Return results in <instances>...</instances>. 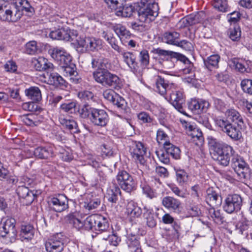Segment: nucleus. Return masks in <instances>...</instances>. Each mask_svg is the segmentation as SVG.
Here are the masks:
<instances>
[{
    "label": "nucleus",
    "instance_id": "nucleus-49",
    "mask_svg": "<svg viewBox=\"0 0 252 252\" xmlns=\"http://www.w3.org/2000/svg\"><path fill=\"white\" fill-rule=\"evenodd\" d=\"M175 170L177 182L180 185H182L188 182L189 175L185 170L180 168H175Z\"/></svg>",
    "mask_w": 252,
    "mask_h": 252
},
{
    "label": "nucleus",
    "instance_id": "nucleus-5",
    "mask_svg": "<svg viewBox=\"0 0 252 252\" xmlns=\"http://www.w3.org/2000/svg\"><path fill=\"white\" fill-rule=\"evenodd\" d=\"M215 123L222 131L226 133L232 140L237 141L241 138L242 133L241 130L244 126H239L237 125H234L228 121L222 119H216Z\"/></svg>",
    "mask_w": 252,
    "mask_h": 252
},
{
    "label": "nucleus",
    "instance_id": "nucleus-35",
    "mask_svg": "<svg viewBox=\"0 0 252 252\" xmlns=\"http://www.w3.org/2000/svg\"><path fill=\"white\" fill-rule=\"evenodd\" d=\"M163 147L168 155H170L173 158L178 159L180 158V150L178 147L169 141L165 142L163 143Z\"/></svg>",
    "mask_w": 252,
    "mask_h": 252
},
{
    "label": "nucleus",
    "instance_id": "nucleus-15",
    "mask_svg": "<svg viewBox=\"0 0 252 252\" xmlns=\"http://www.w3.org/2000/svg\"><path fill=\"white\" fill-rule=\"evenodd\" d=\"M48 203L51 208L56 212H62L68 208L67 197L63 194L49 199Z\"/></svg>",
    "mask_w": 252,
    "mask_h": 252
},
{
    "label": "nucleus",
    "instance_id": "nucleus-39",
    "mask_svg": "<svg viewBox=\"0 0 252 252\" xmlns=\"http://www.w3.org/2000/svg\"><path fill=\"white\" fill-rule=\"evenodd\" d=\"M143 210V217L146 220L147 225L151 228L155 227L157 224V221L153 210L147 207H144Z\"/></svg>",
    "mask_w": 252,
    "mask_h": 252
},
{
    "label": "nucleus",
    "instance_id": "nucleus-56",
    "mask_svg": "<svg viewBox=\"0 0 252 252\" xmlns=\"http://www.w3.org/2000/svg\"><path fill=\"white\" fill-rule=\"evenodd\" d=\"M112 228L110 226V231H104L108 233V237L107 238H103V239L108 240L110 245L114 246H117L119 243L121 242V239L115 234H111Z\"/></svg>",
    "mask_w": 252,
    "mask_h": 252
},
{
    "label": "nucleus",
    "instance_id": "nucleus-51",
    "mask_svg": "<svg viewBox=\"0 0 252 252\" xmlns=\"http://www.w3.org/2000/svg\"><path fill=\"white\" fill-rule=\"evenodd\" d=\"M76 104L75 101H67L62 104L60 108L64 112L72 114L76 111Z\"/></svg>",
    "mask_w": 252,
    "mask_h": 252
},
{
    "label": "nucleus",
    "instance_id": "nucleus-64",
    "mask_svg": "<svg viewBox=\"0 0 252 252\" xmlns=\"http://www.w3.org/2000/svg\"><path fill=\"white\" fill-rule=\"evenodd\" d=\"M168 137L165 132L162 129H159L157 132V140L159 144L163 145V143L168 140Z\"/></svg>",
    "mask_w": 252,
    "mask_h": 252
},
{
    "label": "nucleus",
    "instance_id": "nucleus-20",
    "mask_svg": "<svg viewBox=\"0 0 252 252\" xmlns=\"http://www.w3.org/2000/svg\"><path fill=\"white\" fill-rule=\"evenodd\" d=\"M122 57V61L129 68L131 71L136 72L139 69L138 63L136 61V56L133 53L123 51L119 52Z\"/></svg>",
    "mask_w": 252,
    "mask_h": 252
},
{
    "label": "nucleus",
    "instance_id": "nucleus-11",
    "mask_svg": "<svg viewBox=\"0 0 252 252\" xmlns=\"http://www.w3.org/2000/svg\"><path fill=\"white\" fill-rule=\"evenodd\" d=\"M15 223L16 220L14 219L8 218L0 227V234L1 236L8 238L10 243L14 242L16 239L17 231Z\"/></svg>",
    "mask_w": 252,
    "mask_h": 252
},
{
    "label": "nucleus",
    "instance_id": "nucleus-10",
    "mask_svg": "<svg viewBox=\"0 0 252 252\" xmlns=\"http://www.w3.org/2000/svg\"><path fill=\"white\" fill-rule=\"evenodd\" d=\"M242 206V197L238 194H229L225 199L223 208L228 214L236 213L240 210Z\"/></svg>",
    "mask_w": 252,
    "mask_h": 252
},
{
    "label": "nucleus",
    "instance_id": "nucleus-4",
    "mask_svg": "<svg viewBox=\"0 0 252 252\" xmlns=\"http://www.w3.org/2000/svg\"><path fill=\"white\" fill-rule=\"evenodd\" d=\"M139 7L138 14L142 21H153L158 14V4L152 0H141Z\"/></svg>",
    "mask_w": 252,
    "mask_h": 252
},
{
    "label": "nucleus",
    "instance_id": "nucleus-30",
    "mask_svg": "<svg viewBox=\"0 0 252 252\" xmlns=\"http://www.w3.org/2000/svg\"><path fill=\"white\" fill-rule=\"evenodd\" d=\"M60 124L68 129L72 133H77L80 132L77 123L72 119H67L63 116L59 117Z\"/></svg>",
    "mask_w": 252,
    "mask_h": 252
},
{
    "label": "nucleus",
    "instance_id": "nucleus-3",
    "mask_svg": "<svg viewBox=\"0 0 252 252\" xmlns=\"http://www.w3.org/2000/svg\"><path fill=\"white\" fill-rule=\"evenodd\" d=\"M109 69H106L100 72H93L94 80L104 87L120 89L123 85L121 79L117 75L111 73Z\"/></svg>",
    "mask_w": 252,
    "mask_h": 252
},
{
    "label": "nucleus",
    "instance_id": "nucleus-32",
    "mask_svg": "<svg viewBox=\"0 0 252 252\" xmlns=\"http://www.w3.org/2000/svg\"><path fill=\"white\" fill-rule=\"evenodd\" d=\"M220 57L218 54H214L203 59V63L206 68L211 71L219 67Z\"/></svg>",
    "mask_w": 252,
    "mask_h": 252
},
{
    "label": "nucleus",
    "instance_id": "nucleus-33",
    "mask_svg": "<svg viewBox=\"0 0 252 252\" xmlns=\"http://www.w3.org/2000/svg\"><path fill=\"white\" fill-rule=\"evenodd\" d=\"M189 136L190 137L192 142L196 145L200 146L203 144L204 138L201 131L198 128L193 127L188 132Z\"/></svg>",
    "mask_w": 252,
    "mask_h": 252
},
{
    "label": "nucleus",
    "instance_id": "nucleus-14",
    "mask_svg": "<svg viewBox=\"0 0 252 252\" xmlns=\"http://www.w3.org/2000/svg\"><path fill=\"white\" fill-rule=\"evenodd\" d=\"M147 149L140 142H133L130 146L129 152L132 158L137 162L144 164L145 160L144 156L146 154Z\"/></svg>",
    "mask_w": 252,
    "mask_h": 252
},
{
    "label": "nucleus",
    "instance_id": "nucleus-13",
    "mask_svg": "<svg viewBox=\"0 0 252 252\" xmlns=\"http://www.w3.org/2000/svg\"><path fill=\"white\" fill-rule=\"evenodd\" d=\"M49 36L53 39L73 41L77 37V31L65 28H59L51 31Z\"/></svg>",
    "mask_w": 252,
    "mask_h": 252
},
{
    "label": "nucleus",
    "instance_id": "nucleus-60",
    "mask_svg": "<svg viewBox=\"0 0 252 252\" xmlns=\"http://www.w3.org/2000/svg\"><path fill=\"white\" fill-rule=\"evenodd\" d=\"M139 61L141 65L147 66L149 63V55L148 51L143 50L139 53Z\"/></svg>",
    "mask_w": 252,
    "mask_h": 252
},
{
    "label": "nucleus",
    "instance_id": "nucleus-38",
    "mask_svg": "<svg viewBox=\"0 0 252 252\" xmlns=\"http://www.w3.org/2000/svg\"><path fill=\"white\" fill-rule=\"evenodd\" d=\"M229 66L233 68H235L241 73L248 72V65L246 63H243L242 60L234 58L229 61Z\"/></svg>",
    "mask_w": 252,
    "mask_h": 252
},
{
    "label": "nucleus",
    "instance_id": "nucleus-42",
    "mask_svg": "<svg viewBox=\"0 0 252 252\" xmlns=\"http://www.w3.org/2000/svg\"><path fill=\"white\" fill-rule=\"evenodd\" d=\"M20 235L25 240H31L34 235V229L30 224L22 225L21 226Z\"/></svg>",
    "mask_w": 252,
    "mask_h": 252
},
{
    "label": "nucleus",
    "instance_id": "nucleus-40",
    "mask_svg": "<svg viewBox=\"0 0 252 252\" xmlns=\"http://www.w3.org/2000/svg\"><path fill=\"white\" fill-rule=\"evenodd\" d=\"M179 37L180 34L178 32H166L163 35L162 40L168 44L175 45L177 41L179 39Z\"/></svg>",
    "mask_w": 252,
    "mask_h": 252
},
{
    "label": "nucleus",
    "instance_id": "nucleus-26",
    "mask_svg": "<svg viewBox=\"0 0 252 252\" xmlns=\"http://www.w3.org/2000/svg\"><path fill=\"white\" fill-rule=\"evenodd\" d=\"M62 68H63L65 75L70 77V80L72 83L78 84L80 82L81 79L78 74L76 65L74 63H71L69 64L65 65L64 67Z\"/></svg>",
    "mask_w": 252,
    "mask_h": 252
},
{
    "label": "nucleus",
    "instance_id": "nucleus-58",
    "mask_svg": "<svg viewBox=\"0 0 252 252\" xmlns=\"http://www.w3.org/2000/svg\"><path fill=\"white\" fill-rule=\"evenodd\" d=\"M142 191L143 193L150 199L156 198L158 196V193L156 191L152 189L148 185H143L142 186Z\"/></svg>",
    "mask_w": 252,
    "mask_h": 252
},
{
    "label": "nucleus",
    "instance_id": "nucleus-57",
    "mask_svg": "<svg viewBox=\"0 0 252 252\" xmlns=\"http://www.w3.org/2000/svg\"><path fill=\"white\" fill-rule=\"evenodd\" d=\"M94 110V108L91 107L88 105H84L79 110V114L82 118L86 119L89 118L90 119V116L92 115L93 110Z\"/></svg>",
    "mask_w": 252,
    "mask_h": 252
},
{
    "label": "nucleus",
    "instance_id": "nucleus-43",
    "mask_svg": "<svg viewBox=\"0 0 252 252\" xmlns=\"http://www.w3.org/2000/svg\"><path fill=\"white\" fill-rule=\"evenodd\" d=\"M203 15L204 13L201 11L195 15H190L186 18L182 19V21L185 26L194 25L201 21L200 17Z\"/></svg>",
    "mask_w": 252,
    "mask_h": 252
},
{
    "label": "nucleus",
    "instance_id": "nucleus-59",
    "mask_svg": "<svg viewBox=\"0 0 252 252\" xmlns=\"http://www.w3.org/2000/svg\"><path fill=\"white\" fill-rule=\"evenodd\" d=\"M243 91L249 94H252V80L244 79L241 83Z\"/></svg>",
    "mask_w": 252,
    "mask_h": 252
},
{
    "label": "nucleus",
    "instance_id": "nucleus-16",
    "mask_svg": "<svg viewBox=\"0 0 252 252\" xmlns=\"http://www.w3.org/2000/svg\"><path fill=\"white\" fill-rule=\"evenodd\" d=\"M60 236V234H57L48 239L45 244L47 252H62L63 251L64 243Z\"/></svg>",
    "mask_w": 252,
    "mask_h": 252
},
{
    "label": "nucleus",
    "instance_id": "nucleus-22",
    "mask_svg": "<svg viewBox=\"0 0 252 252\" xmlns=\"http://www.w3.org/2000/svg\"><path fill=\"white\" fill-rule=\"evenodd\" d=\"M155 83L156 91L164 97L168 94V91H170L174 87L173 84H169L167 81L165 80L160 76H158L156 77Z\"/></svg>",
    "mask_w": 252,
    "mask_h": 252
},
{
    "label": "nucleus",
    "instance_id": "nucleus-31",
    "mask_svg": "<svg viewBox=\"0 0 252 252\" xmlns=\"http://www.w3.org/2000/svg\"><path fill=\"white\" fill-rule=\"evenodd\" d=\"M120 194V189L115 184H112L106 190L105 197L109 202L116 203L118 199V195Z\"/></svg>",
    "mask_w": 252,
    "mask_h": 252
},
{
    "label": "nucleus",
    "instance_id": "nucleus-61",
    "mask_svg": "<svg viewBox=\"0 0 252 252\" xmlns=\"http://www.w3.org/2000/svg\"><path fill=\"white\" fill-rule=\"evenodd\" d=\"M213 6L221 12H225L228 7L226 0H215Z\"/></svg>",
    "mask_w": 252,
    "mask_h": 252
},
{
    "label": "nucleus",
    "instance_id": "nucleus-55",
    "mask_svg": "<svg viewBox=\"0 0 252 252\" xmlns=\"http://www.w3.org/2000/svg\"><path fill=\"white\" fill-rule=\"evenodd\" d=\"M241 33V32L239 26L230 28L228 31L229 38L233 41H237L240 39Z\"/></svg>",
    "mask_w": 252,
    "mask_h": 252
},
{
    "label": "nucleus",
    "instance_id": "nucleus-29",
    "mask_svg": "<svg viewBox=\"0 0 252 252\" xmlns=\"http://www.w3.org/2000/svg\"><path fill=\"white\" fill-rule=\"evenodd\" d=\"M34 155L40 159H48L53 156V148L50 146H39L34 151Z\"/></svg>",
    "mask_w": 252,
    "mask_h": 252
},
{
    "label": "nucleus",
    "instance_id": "nucleus-24",
    "mask_svg": "<svg viewBox=\"0 0 252 252\" xmlns=\"http://www.w3.org/2000/svg\"><path fill=\"white\" fill-rule=\"evenodd\" d=\"M209 106V103L203 99H191L188 104L189 108L197 113L206 112Z\"/></svg>",
    "mask_w": 252,
    "mask_h": 252
},
{
    "label": "nucleus",
    "instance_id": "nucleus-18",
    "mask_svg": "<svg viewBox=\"0 0 252 252\" xmlns=\"http://www.w3.org/2000/svg\"><path fill=\"white\" fill-rule=\"evenodd\" d=\"M109 120L107 113L103 110L94 108L90 116V121L95 126H104Z\"/></svg>",
    "mask_w": 252,
    "mask_h": 252
},
{
    "label": "nucleus",
    "instance_id": "nucleus-25",
    "mask_svg": "<svg viewBox=\"0 0 252 252\" xmlns=\"http://www.w3.org/2000/svg\"><path fill=\"white\" fill-rule=\"evenodd\" d=\"M32 63L36 70L40 71L51 72L54 68L53 63L43 57L34 58L32 60Z\"/></svg>",
    "mask_w": 252,
    "mask_h": 252
},
{
    "label": "nucleus",
    "instance_id": "nucleus-50",
    "mask_svg": "<svg viewBox=\"0 0 252 252\" xmlns=\"http://www.w3.org/2000/svg\"><path fill=\"white\" fill-rule=\"evenodd\" d=\"M40 52L35 41H31L25 45V52L29 55H34Z\"/></svg>",
    "mask_w": 252,
    "mask_h": 252
},
{
    "label": "nucleus",
    "instance_id": "nucleus-19",
    "mask_svg": "<svg viewBox=\"0 0 252 252\" xmlns=\"http://www.w3.org/2000/svg\"><path fill=\"white\" fill-rule=\"evenodd\" d=\"M91 65L93 68L96 69L94 72H100L111 68V64L109 61L101 57L99 54L92 56Z\"/></svg>",
    "mask_w": 252,
    "mask_h": 252
},
{
    "label": "nucleus",
    "instance_id": "nucleus-2",
    "mask_svg": "<svg viewBox=\"0 0 252 252\" xmlns=\"http://www.w3.org/2000/svg\"><path fill=\"white\" fill-rule=\"evenodd\" d=\"M209 143L214 151V156L216 157L218 163L223 166H228L230 157L234 153L233 147L213 137L209 139Z\"/></svg>",
    "mask_w": 252,
    "mask_h": 252
},
{
    "label": "nucleus",
    "instance_id": "nucleus-37",
    "mask_svg": "<svg viewBox=\"0 0 252 252\" xmlns=\"http://www.w3.org/2000/svg\"><path fill=\"white\" fill-rule=\"evenodd\" d=\"M25 94L32 101H39L41 99V94L40 89L37 87H31L26 89Z\"/></svg>",
    "mask_w": 252,
    "mask_h": 252
},
{
    "label": "nucleus",
    "instance_id": "nucleus-9",
    "mask_svg": "<svg viewBox=\"0 0 252 252\" xmlns=\"http://www.w3.org/2000/svg\"><path fill=\"white\" fill-rule=\"evenodd\" d=\"M117 180L121 188L127 192H131L136 189V182L126 171L122 170L119 172L117 176Z\"/></svg>",
    "mask_w": 252,
    "mask_h": 252
},
{
    "label": "nucleus",
    "instance_id": "nucleus-8",
    "mask_svg": "<svg viewBox=\"0 0 252 252\" xmlns=\"http://www.w3.org/2000/svg\"><path fill=\"white\" fill-rule=\"evenodd\" d=\"M77 45V48H85L86 50L94 51L100 49L102 45L101 41L93 37H85V38L78 36L77 32V37L74 40Z\"/></svg>",
    "mask_w": 252,
    "mask_h": 252
},
{
    "label": "nucleus",
    "instance_id": "nucleus-41",
    "mask_svg": "<svg viewBox=\"0 0 252 252\" xmlns=\"http://www.w3.org/2000/svg\"><path fill=\"white\" fill-rule=\"evenodd\" d=\"M219 196L218 193L212 189H208L206 190V195L205 200L206 202L210 206L217 205L218 200Z\"/></svg>",
    "mask_w": 252,
    "mask_h": 252
},
{
    "label": "nucleus",
    "instance_id": "nucleus-1",
    "mask_svg": "<svg viewBox=\"0 0 252 252\" xmlns=\"http://www.w3.org/2000/svg\"><path fill=\"white\" fill-rule=\"evenodd\" d=\"M65 219L78 230H92L97 234L110 231L108 221L106 218L100 215H90L82 221L76 218L73 213H71L67 215Z\"/></svg>",
    "mask_w": 252,
    "mask_h": 252
},
{
    "label": "nucleus",
    "instance_id": "nucleus-21",
    "mask_svg": "<svg viewBox=\"0 0 252 252\" xmlns=\"http://www.w3.org/2000/svg\"><path fill=\"white\" fill-rule=\"evenodd\" d=\"M225 116L226 118V121L239 126H244V118L236 109L234 108L227 109L225 112Z\"/></svg>",
    "mask_w": 252,
    "mask_h": 252
},
{
    "label": "nucleus",
    "instance_id": "nucleus-27",
    "mask_svg": "<svg viewBox=\"0 0 252 252\" xmlns=\"http://www.w3.org/2000/svg\"><path fill=\"white\" fill-rule=\"evenodd\" d=\"M162 204L167 209L176 212L179 210L181 203L178 199L167 196L162 198Z\"/></svg>",
    "mask_w": 252,
    "mask_h": 252
},
{
    "label": "nucleus",
    "instance_id": "nucleus-53",
    "mask_svg": "<svg viewBox=\"0 0 252 252\" xmlns=\"http://www.w3.org/2000/svg\"><path fill=\"white\" fill-rule=\"evenodd\" d=\"M209 215L213 220L218 224H221L223 222V217L220 210H216L212 207L209 209Z\"/></svg>",
    "mask_w": 252,
    "mask_h": 252
},
{
    "label": "nucleus",
    "instance_id": "nucleus-34",
    "mask_svg": "<svg viewBox=\"0 0 252 252\" xmlns=\"http://www.w3.org/2000/svg\"><path fill=\"white\" fill-rule=\"evenodd\" d=\"M102 36L108 42L114 50L118 52L122 51V48L118 45V41L112 33L109 31H104L102 33Z\"/></svg>",
    "mask_w": 252,
    "mask_h": 252
},
{
    "label": "nucleus",
    "instance_id": "nucleus-7",
    "mask_svg": "<svg viewBox=\"0 0 252 252\" xmlns=\"http://www.w3.org/2000/svg\"><path fill=\"white\" fill-rule=\"evenodd\" d=\"M165 98L170 101L174 107L181 113L186 115L185 110V97L182 91H178L173 88L168 91V94Z\"/></svg>",
    "mask_w": 252,
    "mask_h": 252
},
{
    "label": "nucleus",
    "instance_id": "nucleus-12",
    "mask_svg": "<svg viewBox=\"0 0 252 252\" xmlns=\"http://www.w3.org/2000/svg\"><path fill=\"white\" fill-rule=\"evenodd\" d=\"M50 54L61 67H64L71 63V57L62 48H54L50 51Z\"/></svg>",
    "mask_w": 252,
    "mask_h": 252
},
{
    "label": "nucleus",
    "instance_id": "nucleus-52",
    "mask_svg": "<svg viewBox=\"0 0 252 252\" xmlns=\"http://www.w3.org/2000/svg\"><path fill=\"white\" fill-rule=\"evenodd\" d=\"M241 219L239 221L237 226L241 231L248 230L252 226V221L245 217L243 213L241 214Z\"/></svg>",
    "mask_w": 252,
    "mask_h": 252
},
{
    "label": "nucleus",
    "instance_id": "nucleus-45",
    "mask_svg": "<svg viewBox=\"0 0 252 252\" xmlns=\"http://www.w3.org/2000/svg\"><path fill=\"white\" fill-rule=\"evenodd\" d=\"M247 165H248L245 162L243 158L238 155L233 156L231 161V166L234 170H235L238 168L244 167Z\"/></svg>",
    "mask_w": 252,
    "mask_h": 252
},
{
    "label": "nucleus",
    "instance_id": "nucleus-17",
    "mask_svg": "<svg viewBox=\"0 0 252 252\" xmlns=\"http://www.w3.org/2000/svg\"><path fill=\"white\" fill-rule=\"evenodd\" d=\"M16 191L19 197L23 199V203L27 205L31 204L33 201L38 193L37 190H30L25 186H19Z\"/></svg>",
    "mask_w": 252,
    "mask_h": 252
},
{
    "label": "nucleus",
    "instance_id": "nucleus-63",
    "mask_svg": "<svg viewBox=\"0 0 252 252\" xmlns=\"http://www.w3.org/2000/svg\"><path fill=\"white\" fill-rule=\"evenodd\" d=\"M137 118L142 123H151L153 118L149 114L146 112H141L137 114Z\"/></svg>",
    "mask_w": 252,
    "mask_h": 252
},
{
    "label": "nucleus",
    "instance_id": "nucleus-36",
    "mask_svg": "<svg viewBox=\"0 0 252 252\" xmlns=\"http://www.w3.org/2000/svg\"><path fill=\"white\" fill-rule=\"evenodd\" d=\"M20 119L23 123L28 126H37L40 124L37 116L33 113L21 116Z\"/></svg>",
    "mask_w": 252,
    "mask_h": 252
},
{
    "label": "nucleus",
    "instance_id": "nucleus-28",
    "mask_svg": "<svg viewBox=\"0 0 252 252\" xmlns=\"http://www.w3.org/2000/svg\"><path fill=\"white\" fill-rule=\"evenodd\" d=\"M126 213L132 221L133 219L141 216L142 210L138 206L137 203L133 201H130L126 205Z\"/></svg>",
    "mask_w": 252,
    "mask_h": 252
},
{
    "label": "nucleus",
    "instance_id": "nucleus-62",
    "mask_svg": "<svg viewBox=\"0 0 252 252\" xmlns=\"http://www.w3.org/2000/svg\"><path fill=\"white\" fill-rule=\"evenodd\" d=\"M15 3L17 6H20L21 10H25L27 12H32L33 10L32 7L31 6L29 1L27 0H17Z\"/></svg>",
    "mask_w": 252,
    "mask_h": 252
},
{
    "label": "nucleus",
    "instance_id": "nucleus-44",
    "mask_svg": "<svg viewBox=\"0 0 252 252\" xmlns=\"http://www.w3.org/2000/svg\"><path fill=\"white\" fill-rule=\"evenodd\" d=\"M111 102L116 105L122 112L127 113L129 110L127 106V103L126 100L118 94Z\"/></svg>",
    "mask_w": 252,
    "mask_h": 252
},
{
    "label": "nucleus",
    "instance_id": "nucleus-6",
    "mask_svg": "<svg viewBox=\"0 0 252 252\" xmlns=\"http://www.w3.org/2000/svg\"><path fill=\"white\" fill-rule=\"evenodd\" d=\"M22 16L21 9L14 5L0 3V20L8 22H16Z\"/></svg>",
    "mask_w": 252,
    "mask_h": 252
},
{
    "label": "nucleus",
    "instance_id": "nucleus-47",
    "mask_svg": "<svg viewBox=\"0 0 252 252\" xmlns=\"http://www.w3.org/2000/svg\"><path fill=\"white\" fill-rule=\"evenodd\" d=\"M113 29L122 42L124 37L126 38L129 36V31L126 30L125 26L121 24H117L113 26Z\"/></svg>",
    "mask_w": 252,
    "mask_h": 252
},
{
    "label": "nucleus",
    "instance_id": "nucleus-54",
    "mask_svg": "<svg viewBox=\"0 0 252 252\" xmlns=\"http://www.w3.org/2000/svg\"><path fill=\"white\" fill-rule=\"evenodd\" d=\"M126 242L130 249L139 247L140 245L137 237L131 233H127Z\"/></svg>",
    "mask_w": 252,
    "mask_h": 252
},
{
    "label": "nucleus",
    "instance_id": "nucleus-46",
    "mask_svg": "<svg viewBox=\"0 0 252 252\" xmlns=\"http://www.w3.org/2000/svg\"><path fill=\"white\" fill-rule=\"evenodd\" d=\"M241 182H245L250 178V170L248 165L234 170Z\"/></svg>",
    "mask_w": 252,
    "mask_h": 252
},
{
    "label": "nucleus",
    "instance_id": "nucleus-48",
    "mask_svg": "<svg viewBox=\"0 0 252 252\" xmlns=\"http://www.w3.org/2000/svg\"><path fill=\"white\" fill-rule=\"evenodd\" d=\"M133 7L132 6H124L122 7L121 6L116 10V14L118 16L123 17H129L133 13Z\"/></svg>",
    "mask_w": 252,
    "mask_h": 252
},
{
    "label": "nucleus",
    "instance_id": "nucleus-23",
    "mask_svg": "<svg viewBox=\"0 0 252 252\" xmlns=\"http://www.w3.org/2000/svg\"><path fill=\"white\" fill-rule=\"evenodd\" d=\"M45 80L47 84L55 87H62L65 86V81L63 78L56 72H47L44 74Z\"/></svg>",
    "mask_w": 252,
    "mask_h": 252
}]
</instances>
